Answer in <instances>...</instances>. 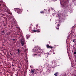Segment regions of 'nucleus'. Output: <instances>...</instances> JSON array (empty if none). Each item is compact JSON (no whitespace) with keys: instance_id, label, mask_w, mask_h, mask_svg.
I'll use <instances>...</instances> for the list:
<instances>
[{"instance_id":"f257e3e1","label":"nucleus","mask_w":76,"mask_h":76,"mask_svg":"<svg viewBox=\"0 0 76 76\" xmlns=\"http://www.w3.org/2000/svg\"><path fill=\"white\" fill-rule=\"evenodd\" d=\"M33 51L36 53V54H34L33 55L34 57H35L37 56H40L42 54V50L40 48V47L38 46H36L33 49Z\"/></svg>"},{"instance_id":"f03ea898","label":"nucleus","mask_w":76,"mask_h":76,"mask_svg":"<svg viewBox=\"0 0 76 76\" xmlns=\"http://www.w3.org/2000/svg\"><path fill=\"white\" fill-rule=\"evenodd\" d=\"M14 10L15 11L17 12V13H18V14L21 13H22V11L21 9H20L19 8H15L14 9Z\"/></svg>"},{"instance_id":"7ed1b4c3","label":"nucleus","mask_w":76,"mask_h":76,"mask_svg":"<svg viewBox=\"0 0 76 76\" xmlns=\"http://www.w3.org/2000/svg\"><path fill=\"white\" fill-rule=\"evenodd\" d=\"M25 44V40L24 39H22L21 40V44L22 45V46H23L24 45V44Z\"/></svg>"},{"instance_id":"20e7f679","label":"nucleus","mask_w":76,"mask_h":76,"mask_svg":"<svg viewBox=\"0 0 76 76\" xmlns=\"http://www.w3.org/2000/svg\"><path fill=\"white\" fill-rule=\"evenodd\" d=\"M31 72L32 73V74H34V73H35L34 74H35V73H37V72H35V71H34V70H31Z\"/></svg>"},{"instance_id":"39448f33","label":"nucleus","mask_w":76,"mask_h":76,"mask_svg":"<svg viewBox=\"0 0 76 76\" xmlns=\"http://www.w3.org/2000/svg\"><path fill=\"white\" fill-rule=\"evenodd\" d=\"M47 48H53V47L50 46L49 45H46Z\"/></svg>"},{"instance_id":"423d86ee","label":"nucleus","mask_w":76,"mask_h":76,"mask_svg":"<svg viewBox=\"0 0 76 76\" xmlns=\"http://www.w3.org/2000/svg\"><path fill=\"white\" fill-rule=\"evenodd\" d=\"M30 37V35H29L27 34V35H26V38L27 39H28V38H29Z\"/></svg>"},{"instance_id":"0eeeda50","label":"nucleus","mask_w":76,"mask_h":76,"mask_svg":"<svg viewBox=\"0 0 76 76\" xmlns=\"http://www.w3.org/2000/svg\"><path fill=\"white\" fill-rule=\"evenodd\" d=\"M17 51L18 52V54H19V53H20V50H19V49H18Z\"/></svg>"},{"instance_id":"6e6552de","label":"nucleus","mask_w":76,"mask_h":76,"mask_svg":"<svg viewBox=\"0 0 76 76\" xmlns=\"http://www.w3.org/2000/svg\"><path fill=\"white\" fill-rule=\"evenodd\" d=\"M54 75H55V76H57V72H56L55 74H54Z\"/></svg>"},{"instance_id":"1a4fd4ad","label":"nucleus","mask_w":76,"mask_h":76,"mask_svg":"<svg viewBox=\"0 0 76 76\" xmlns=\"http://www.w3.org/2000/svg\"><path fill=\"white\" fill-rule=\"evenodd\" d=\"M58 16H59V18H60L61 16V14H60L58 15Z\"/></svg>"},{"instance_id":"9d476101","label":"nucleus","mask_w":76,"mask_h":76,"mask_svg":"<svg viewBox=\"0 0 76 76\" xmlns=\"http://www.w3.org/2000/svg\"><path fill=\"white\" fill-rule=\"evenodd\" d=\"M8 13H9V14H10V15H12V12H11L9 11L8 12Z\"/></svg>"},{"instance_id":"9b49d317","label":"nucleus","mask_w":76,"mask_h":76,"mask_svg":"<svg viewBox=\"0 0 76 76\" xmlns=\"http://www.w3.org/2000/svg\"><path fill=\"white\" fill-rule=\"evenodd\" d=\"M69 8V7H65L64 8L65 9H66L67 10V9H68Z\"/></svg>"},{"instance_id":"f8f14e48","label":"nucleus","mask_w":76,"mask_h":76,"mask_svg":"<svg viewBox=\"0 0 76 76\" xmlns=\"http://www.w3.org/2000/svg\"><path fill=\"white\" fill-rule=\"evenodd\" d=\"M76 41V39H75L72 40L73 42H75Z\"/></svg>"},{"instance_id":"ddd939ff","label":"nucleus","mask_w":76,"mask_h":76,"mask_svg":"<svg viewBox=\"0 0 76 76\" xmlns=\"http://www.w3.org/2000/svg\"><path fill=\"white\" fill-rule=\"evenodd\" d=\"M33 31L34 32H37V31H36L35 30H33Z\"/></svg>"},{"instance_id":"4468645a","label":"nucleus","mask_w":76,"mask_h":76,"mask_svg":"<svg viewBox=\"0 0 76 76\" xmlns=\"http://www.w3.org/2000/svg\"><path fill=\"white\" fill-rule=\"evenodd\" d=\"M55 22H56V23H55V24H56L57 23V20H55Z\"/></svg>"},{"instance_id":"2eb2a0df","label":"nucleus","mask_w":76,"mask_h":76,"mask_svg":"<svg viewBox=\"0 0 76 76\" xmlns=\"http://www.w3.org/2000/svg\"><path fill=\"white\" fill-rule=\"evenodd\" d=\"M40 13H44V12L43 11L41 12Z\"/></svg>"},{"instance_id":"dca6fc26","label":"nucleus","mask_w":76,"mask_h":76,"mask_svg":"<svg viewBox=\"0 0 76 76\" xmlns=\"http://www.w3.org/2000/svg\"><path fill=\"white\" fill-rule=\"evenodd\" d=\"M66 3L64 2V5H66Z\"/></svg>"},{"instance_id":"f3484780","label":"nucleus","mask_w":76,"mask_h":76,"mask_svg":"<svg viewBox=\"0 0 76 76\" xmlns=\"http://www.w3.org/2000/svg\"><path fill=\"white\" fill-rule=\"evenodd\" d=\"M74 54H76V52H74Z\"/></svg>"},{"instance_id":"a211bd4d","label":"nucleus","mask_w":76,"mask_h":76,"mask_svg":"<svg viewBox=\"0 0 76 76\" xmlns=\"http://www.w3.org/2000/svg\"><path fill=\"white\" fill-rule=\"evenodd\" d=\"M36 32H39V31H37Z\"/></svg>"},{"instance_id":"6ab92c4d","label":"nucleus","mask_w":76,"mask_h":76,"mask_svg":"<svg viewBox=\"0 0 76 76\" xmlns=\"http://www.w3.org/2000/svg\"><path fill=\"white\" fill-rule=\"evenodd\" d=\"M58 26H60V25H59V24H58Z\"/></svg>"},{"instance_id":"aec40b11","label":"nucleus","mask_w":76,"mask_h":76,"mask_svg":"<svg viewBox=\"0 0 76 76\" xmlns=\"http://www.w3.org/2000/svg\"><path fill=\"white\" fill-rule=\"evenodd\" d=\"M53 1H57V0H53Z\"/></svg>"},{"instance_id":"412c9836","label":"nucleus","mask_w":76,"mask_h":76,"mask_svg":"<svg viewBox=\"0 0 76 76\" xmlns=\"http://www.w3.org/2000/svg\"><path fill=\"white\" fill-rule=\"evenodd\" d=\"M53 54H55V53L54 52H53Z\"/></svg>"},{"instance_id":"4be33fe9","label":"nucleus","mask_w":76,"mask_h":76,"mask_svg":"<svg viewBox=\"0 0 76 76\" xmlns=\"http://www.w3.org/2000/svg\"><path fill=\"white\" fill-rule=\"evenodd\" d=\"M2 33H4V31H2Z\"/></svg>"},{"instance_id":"5701e85b","label":"nucleus","mask_w":76,"mask_h":76,"mask_svg":"<svg viewBox=\"0 0 76 76\" xmlns=\"http://www.w3.org/2000/svg\"><path fill=\"white\" fill-rule=\"evenodd\" d=\"M12 40H13V41H15V39H13Z\"/></svg>"},{"instance_id":"b1692460","label":"nucleus","mask_w":76,"mask_h":76,"mask_svg":"<svg viewBox=\"0 0 76 76\" xmlns=\"http://www.w3.org/2000/svg\"><path fill=\"white\" fill-rule=\"evenodd\" d=\"M57 74H59V73L57 72Z\"/></svg>"},{"instance_id":"393cba45","label":"nucleus","mask_w":76,"mask_h":76,"mask_svg":"<svg viewBox=\"0 0 76 76\" xmlns=\"http://www.w3.org/2000/svg\"><path fill=\"white\" fill-rule=\"evenodd\" d=\"M59 28H57V29H58Z\"/></svg>"},{"instance_id":"a878e982","label":"nucleus","mask_w":76,"mask_h":76,"mask_svg":"<svg viewBox=\"0 0 76 76\" xmlns=\"http://www.w3.org/2000/svg\"><path fill=\"white\" fill-rule=\"evenodd\" d=\"M56 29H57V28H56Z\"/></svg>"},{"instance_id":"bb28decb","label":"nucleus","mask_w":76,"mask_h":76,"mask_svg":"<svg viewBox=\"0 0 76 76\" xmlns=\"http://www.w3.org/2000/svg\"><path fill=\"white\" fill-rule=\"evenodd\" d=\"M53 8H52V10H53Z\"/></svg>"},{"instance_id":"cd10ccee","label":"nucleus","mask_w":76,"mask_h":76,"mask_svg":"<svg viewBox=\"0 0 76 76\" xmlns=\"http://www.w3.org/2000/svg\"><path fill=\"white\" fill-rule=\"evenodd\" d=\"M49 42L50 43V42Z\"/></svg>"},{"instance_id":"c85d7f7f","label":"nucleus","mask_w":76,"mask_h":76,"mask_svg":"<svg viewBox=\"0 0 76 76\" xmlns=\"http://www.w3.org/2000/svg\"><path fill=\"white\" fill-rule=\"evenodd\" d=\"M49 42L50 43V42Z\"/></svg>"}]
</instances>
